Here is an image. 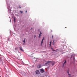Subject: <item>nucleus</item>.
Wrapping results in <instances>:
<instances>
[{
    "label": "nucleus",
    "instance_id": "f257e3e1",
    "mask_svg": "<svg viewBox=\"0 0 77 77\" xmlns=\"http://www.w3.org/2000/svg\"><path fill=\"white\" fill-rule=\"evenodd\" d=\"M6 0V3H7V8L8 9V12L11 14V15L14 16V14L12 13H11V9H12V7L10 6L9 4H8L7 1V0Z\"/></svg>",
    "mask_w": 77,
    "mask_h": 77
},
{
    "label": "nucleus",
    "instance_id": "f03ea898",
    "mask_svg": "<svg viewBox=\"0 0 77 77\" xmlns=\"http://www.w3.org/2000/svg\"><path fill=\"white\" fill-rule=\"evenodd\" d=\"M40 72L41 73H43V72H44V69H40Z\"/></svg>",
    "mask_w": 77,
    "mask_h": 77
},
{
    "label": "nucleus",
    "instance_id": "7ed1b4c3",
    "mask_svg": "<svg viewBox=\"0 0 77 77\" xmlns=\"http://www.w3.org/2000/svg\"><path fill=\"white\" fill-rule=\"evenodd\" d=\"M19 48L21 51H24V50L23 49L22 47H21V46H20L19 47Z\"/></svg>",
    "mask_w": 77,
    "mask_h": 77
},
{
    "label": "nucleus",
    "instance_id": "20e7f679",
    "mask_svg": "<svg viewBox=\"0 0 77 77\" xmlns=\"http://www.w3.org/2000/svg\"><path fill=\"white\" fill-rule=\"evenodd\" d=\"M35 72H36V74H39V73H40L39 71V70H36L35 71Z\"/></svg>",
    "mask_w": 77,
    "mask_h": 77
},
{
    "label": "nucleus",
    "instance_id": "39448f33",
    "mask_svg": "<svg viewBox=\"0 0 77 77\" xmlns=\"http://www.w3.org/2000/svg\"><path fill=\"white\" fill-rule=\"evenodd\" d=\"M51 61H48L46 63H45V65H48V63H50V62H51Z\"/></svg>",
    "mask_w": 77,
    "mask_h": 77
},
{
    "label": "nucleus",
    "instance_id": "423d86ee",
    "mask_svg": "<svg viewBox=\"0 0 77 77\" xmlns=\"http://www.w3.org/2000/svg\"><path fill=\"white\" fill-rule=\"evenodd\" d=\"M69 69L67 70V73L68 75H69V77H71V74H69Z\"/></svg>",
    "mask_w": 77,
    "mask_h": 77
},
{
    "label": "nucleus",
    "instance_id": "0eeeda50",
    "mask_svg": "<svg viewBox=\"0 0 77 77\" xmlns=\"http://www.w3.org/2000/svg\"><path fill=\"white\" fill-rule=\"evenodd\" d=\"M55 63L54 62V61H51V64L53 66L54 65V63Z\"/></svg>",
    "mask_w": 77,
    "mask_h": 77
},
{
    "label": "nucleus",
    "instance_id": "6e6552de",
    "mask_svg": "<svg viewBox=\"0 0 77 77\" xmlns=\"http://www.w3.org/2000/svg\"><path fill=\"white\" fill-rule=\"evenodd\" d=\"M66 60H64V63L63 64V67L64 66V65H65V63H66Z\"/></svg>",
    "mask_w": 77,
    "mask_h": 77
},
{
    "label": "nucleus",
    "instance_id": "1a4fd4ad",
    "mask_svg": "<svg viewBox=\"0 0 77 77\" xmlns=\"http://www.w3.org/2000/svg\"><path fill=\"white\" fill-rule=\"evenodd\" d=\"M38 68H41V65L39 64L38 66Z\"/></svg>",
    "mask_w": 77,
    "mask_h": 77
},
{
    "label": "nucleus",
    "instance_id": "9d476101",
    "mask_svg": "<svg viewBox=\"0 0 77 77\" xmlns=\"http://www.w3.org/2000/svg\"><path fill=\"white\" fill-rule=\"evenodd\" d=\"M25 41H26V38H25L24 39V40L23 41V43H24V44H25L26 43V42H25Z\"/></svg>",
    "mask_w": 77,
    "mask_h": 77
},
{
    "label": "nucleus",
    "instance_id": "9b49d317",
    "mask_svg": "<svg viewBox=\"0 0 77 77\" xmlns=\"http://www.w3.org/2000/svg\"><path fill=\"white\" fill-rule=\"evenodd\" d=\"M54 41H55V40L54 39L53 42H52V45H54Z\"/></svg>",
    "mask_w": 77,
    "mask_h": 77
},
{
    "label": "nucleus",
    "instance_id": "f8f14e48",
    "mask_svg": "<svg viewBox=\"0 0 77 77\" xmlns=\"http://www.w3.org/2000/svg\"><path fill=\"white\" fill-rule=\"evenodd\" d=\"M49 44H49L50 46H51V41H50Z\"/></svg>",
    "mask_w": 77,
    "mask_h": 77
},
{
    "label": "nucleus",
    "instance_id": "ddd939ff",
    "mask_svg": "<svg viewBox=\"0 0 77 77\" xmlns=\"http://www.w3.org/2000/svg\"><path fill=\"white\" fill-rule=\"evenodd\" d=\"M41 45H42V44H43V41L42 40L41 42Z\"/></svg>",
    "mask_w": 77,
    "mask_h": 77
},
{
    "label": "nucleus",
    "instance_id": "4468645a",
    "mask_svg": "<svg viewBox=\"0 0 77 77\" xmlns=\"http://www.w3.org/2000/svg\"><path fill=\"white\" fill-rule=\"evenodd\" d=\"M16 21V19H15V18H14V22H15Z\"/></svg>",
    "mask_w": 77,
    "mask_h": 77
},
{
    "label": "nucleus",
    "instance_id": "2eb2a0df",
    "mask_svg": "<svg viewBox=\"0 0 77 77\" xmlns=\"http://www.w3.org/2000/svg\"><path fill=\"white\" fill-rule=\"evenodd\" d=\"M15 50L16 51H17V50H18V48H15Z\"/></svg>",
    "mask_w": 77,
    "mask_h": 77
},
{
    "label": "nucleus",
    "instance_id": "dca6fc26",
    "mask_svg": "<svg viewBox=\"0 0 77 77\" xmlns=\"http://www.w3.org/2000/svg\"><path fill=\"white\" fill-rule=\"evenodd\" d=\"M20 13H22V14H23V11H20Z\"/></svg>",
    "mask_w": 77,
    "mask_h": 77
},
{
    "label": "nucleus",
    "instance_id": "f3484780",
    "mask_svg": "<svg viewBox=\"0 0 77 77\" xmlns=\"http://www.w3.org/2000/svg\"><path fill=\"white\" fill-rule=\"evenodd\" d=\"M52 51H56V50H54V49H52Z\"/></svg>",
    "mask_w": 77,
    "mask_h": 77
},
{
    "label": "nucleus",
    "instance_id": "a211bd4d",
    "mask_svg": "<svg viewBox=\"0 0 77 77\" xmlns=\"http://www.w3.org/2000/svg\"><path fill=\"white\" fill-rule=\"evenodd\" d=\"M40 36H41V34H39V36H38V38H40Z\"/></svg>",
    "mask_w": 77,
    "mask_h": 77
},
{
    "label": "nucleus",
    "instance_id": "6ab92c4d",
    "mask_svg": "<svg viewBox=\"0 0 77 77\" xmlns=\"http://www.w3.org/2000/svg\"><path fill=\"white\" fill-rule=\"evenodd\" d=\"M44 38H43V39H42V41H44Z\"/></svg>",
    "mask_w": 77,
    "mask_h": 77
},
{
    "label": "nucleus",
    "instance_id": "aec40b11",
    "mask_svg": "<svg viewBox=\"0 0 77 77\" xmlns=\"http://www.w3.org/2000/svg\"><path fill=\"white\" fill-rule=\"evenodd\" d=\"M57 50H58V49H56V50H55V51H56V52H57Z\"/></svg>",
    "mask_w": 77,
    "mask_h": 77
},
{
    "label": "nucleus",
    "instance_id": "412c9836",
    "mask_svg": "<svg viewBox=\"0 0 77 77\" xmlns=\"http://www.w3.org/2000/svg\"><path fill=\"white\" fill-rule=\"evenodd\" d=\"M42 34V32H40L39 34L40 35H41Z\"/></svg>",
    "mask_w": 77,
    "mask_h": 77
},
{
    "label": "nucleus",
    "instance_id": "4be33fe9",
    "mask_svg": "<svg viewBox=\"0 0 77 77\" xmlns=\"http://www.w3.org/2000/svg\"><path fill=\"white\" fill-rule=\"evenodd\" d=\"M53 35H52V36L51 37L52 39H53Z\"/></svg>",
    "mask_w": 77,
    "mask_h": 77
},
{
    "label": "nucleus",
    "instance_id": "5701e85b",
    "mask_svg": "<svg viewBox=\"0 0 77 77\" xmlns=\"http://www.w3.org/2000/svg\"><path fill=\"white\" fill-rule=\"evenodd\" d=\"M36 38V35H34V38Z\"/></svg>",
    "mask_w": 77,
    "mask_h": 77
},
{
    "label": "nucleus",
    "instance_id": "b1692460",
    "mask_svg": "<svg viewBox=\"0 0 77 77\" xmlns=\"http://www.w3.org/2000/svg\"><path fill=\"white\" fill-rule=\"evenodd\" d=\"M53 48H51V50L53 49Z\"/></svg>",
    "mask_w": 77,
    "mask_h": 77
},
{
    "label": "nucleus",
    "instance_id": "393cba45",
    "mask_svg": "<svg viewBox=\"0 0 77 77\" xmlns=\"http://www.w3.org/2000/svg\"><path fill=\"white\" fill-rule=\"evenodd\" d=\"M10 23H11V19H10Z\"/></svg>",
    "mask_w": 77,
    "mask_h": 77
},
{
    "label": "nucleus",
    "instance_id": "a878e982",
    "mask_svg": "<svg viewBox=\"0 0 77 77\" xmlns=\"http://www.w3.org/2000/svg\"><path fill=\"white\" fill-rule=\"evenodd\" d=\"M25 12H27V11H25Z\"/></svg>",
    "mask_w": 77,
    "mask_h": 77
},
{
    "label": "nucleus",
    "instance_id": "bb28decb",
    "mask_svg": "<svg viewBox=\"0 0 77 77\" xmlns=\"http://www.w3.org/2000/svg\"><path fill=\"white\" fill-rule=\"evenodd\" d=\"M20 8H21V7L20 6Z\"/></svg>",
    "mask_w": 77,
    "mask_h": 77
},
{
    "label": "nucleus",
    "instance_id": "cd10ccee",
    "mask_svg": "<svg viewBox=\"0 0 77 77\" xmlns=\"http://www.w3.org/2000/svg\"><path fill=\"white\" fill-rule=\"evenodd\" d=\"M74 58H73V60H74Z\"/></svg>",
    "mask_w": 77,
    "mask_h": 77
},
{
    "label": "nucleus",
    "instance_id": "c85d7f7f",
    "mask_svg": "<svg viewBox=\"0 0 77 77\" xmlns=\"http://www.w3.org/2000/svg\"><path fill=\"white\" fill-rule=\"evenodd\" d=\"M32 29V28H31V29Z\"/></svg>",
    "mask_w": 77,
    "mask_h": 77
},
{
    "label": "nucleus",
    "instance_id": "c756f323",
    "mask_svg": "<svg viewBox=\"0 0 77 77\" xmlns=\"http://www.w3.org/2000/svg\"><path fill=\"white\" fill-rule=\"evenodd\" d=\"M34 59H35V57L34 58Z\"/></svg>",
    "mask_w": 77,
    "mask_h": 77
},
{
    "label": "nucleus",
    "instance_id": "7c9ffc66",
    "mask_svg": "<svg viewBox=\"0 0 77 77\" xmlns=\"http://www.w3.org/2000/svg\"><path fill=\"white\" fill-rule=\"evenodd\" d=\"M12 3H11V5H12Z\"/></svg>",
    "mask_w": 77,
    "mask_h": 77
},
{
    "label": "nucleus",
    "instance_id": "2f4dec72",
    "mask_svg": "<svg viewBox=\"0 0 77 77\" xmlns=\"http://www.w3.org/2000/svg\"><path fill=\"white\" fill-rule=\"evenodd\" d=\"M65 28H66V27Z\"/></svg>",
    "mask_w": 77,
    "mask_h": 77
},
{
    "label": "nucleus",
    "instance_id": "473e14b6",
    "mask_svg": "<svg viewBox=\"0 0 77 77\" xmlns=\"http://www.w3.org/2000/svg\"><path fill=\"white\" fill-rule=\"evenodd\" d=\"M19 53H20V52H18Z\"/></svg>",
    "mask_w": 77,
    "mask_h": 77
},
{
    "label": "nucleus",
    "instance_id": "72a5a7b5",
    "mask_svg": "<svg viewBox=\"0 0 77 77\" xmlns=\"http://www.w3.org/2000/svg\"><path fill=\"white\" fill-rule=\"evenodd\" d=\"M9 18H10V17H9Z\"/></svg>",
    "mask_w": 77,
    "mask_h": 77
}]
</instances>
